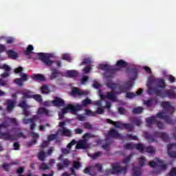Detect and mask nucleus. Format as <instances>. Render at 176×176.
Masks as SVG:
<instances>
[{
    "label": "nucleus",
    "mask_w": 176,
    "mask_h": 176,
    "mask_svg": "<svg viewBox=\"0 0 176 176\" xmlns=\"http://www.w3.org/2000/svg\"><path fill=\"white\" fill-rule=\"evenodd\" d=\"M66 75L68 78H75V76H78V72L75 70H68L66 72Z\"/></svg>",
    "instance_id": "obj_34"
},
{
    "label": "nucleus",
    "mask_w": 176,
    "mask_h": 176,
    "mask_svg": "<svg viewBox=\"0 0 176 176\" xmlns=\"http://www.w3.org/2000/svg\"><path fill=\"white\" fill-rule=\"evenodd\" d=\"M117 89H118L119 91H116V94H122V93H126L125 87L120 84H117Z\"/></svg>",
    "instance_id": "obj_37"
},
{
    "label": "nucleus",
    "mask_w": 176,
    "mask_h": 176,
    "mask_svg": "<svg viewBox=\"0 0 176 176\" xmlns=\"http://www.w3.org/2000/svg\"><path fill=\"white\" fill-rule=\"evenodd\" d=\"M124 148L126 150H133V149H137L138 151H142V144L141 143H137L132 144L131 143H126L124 146Z\"/></svg>",
    "instance_id": "obj_12"
},
{
    "label": "nucleus",
    "mask_w": 176,
    "mask_h": 176,
    "mask_svg": "<svg viewBox=\"0 0 176 176\" xmlns=\"http://www.w3.org/2000/svg\"><path fill=\"white\" fill-rule=\"evenodd\" d=\"M38 141L36 140V139H34V140H32V141H30V142H26V146L28 147V148H30V146H32V145H35V144H36V142H37Z\"/></svg>",
    "instance_id": "obj_53"
},
{
    "label": "nucleus",
    "mask_w": 176,
    "mask_h": 176,
    "mask_svg": "<svg viewBox=\"0 0 176 176\" xmlns=\"http://www.w3.org/2000/svg\"><path fill=\"white\" fill-rule=\"evenodd\" d=\"M142 150H139V152H140V153H144V152L151 153V155H153V153H155V148H153V146H144V144H142Z\"/></svg>",
    "instance_id": "obj_20"
},
{
    "label": "nucleus",
    "mask_w": 176,
    "mask_h": 176,
    "mask_svg": "<svg viewBox=\"0 0 176 176\" xmlns=\"http://www.w3.org/2000/svg\"><path fill=\"white\" fill-rule=\"evenodd\" d=\"M126 98H134V97H137V94L133 92H126Z\"/></svg>",
    "instance_id": "obj_57"
},
{
    "label": "nucleus",
    "mask_w": 176,
    "mask_h": 176,
    "mask_svg": "<svg viewBox=\"0 0 176 176\" xmlns=\"http://www.w3.org/2000/svg\"><path fill=\"white\" fill-rule=\"evenodd\" d=\"M6 105L7 107L8 112H12V111L14 109V107L16 106V102L11 99H8L6 100Z\"/></svg>",
    "instance_id": "obj_16"
},
{
    "label": "nucleus",
    "mask_w": 176,
    "mask_h": 176,
    "mask_svg": "<svg viewBox=\"0 0 176 176\" xmlns=\"http://www.w3.org/2000/svg\"><path fill=\"white\" fill-rule=\"evenodd\" d=\"M126 140H133L134 141H137L138 140V137L130 134H127L126 135Z\"/></svg>",
    "instance_id": "obj_52"
},
{
    "label": "nucleus",
    "mask_w": 176,
    "mask_h": 176,
    "mask_svg": "<svg viewBox=\"0 0 176 176\" xmlns=\"http://www.w3.org/2000/svg\"><path fill=\"white\" fill-rule=\"evenodd\" d=\"M85 113L87 115V116H96V113L94 111H91V110L86 109Z\"/></svg>",
    "instance_id": "obj_61"
},
{
    "label": "nucleus",
    "mask_w": 176,
    "mask_h": 176,
    "mask_svg": "<svg viewBox=\"0 0 176 176\" xmlns=\"http://www.w3.org/2000/svg\"><path fill=\"white\" fill-rule=\"evenodd\" d=\"M153 101H155V99L151 98L149 100H145L144 102V105H146L148 108L152 107V104L153 103Z\"/></svg>",
    "instance_id": "obj_45"
},
{
    "label": "nucleus",
    "mask_w": 176,
    "mask_h": 176,
    "mask_svg": "<svg viewBox=\"0 0 176 176\" xmlns=\"http://www.w3.org/2000/svg\"><path fill=\"white\" fill-rule=\"evenodd\" d=\"M33 50H34V46H32V45H29L27 47L26 50L24 51L23 53L25 56H28L31 54V53H32Z\"/></svg>",
    "instance_id": "obj_40"
},
{
    "label": "nucleus",
    "mask_w": 176,
    "mask_h": 176,
    "mask_svg": "<svg viewBox=\"0 0 176 176\" xmlns=\"http://www.w3.org/2000/svg\"><path fill=\"white\" fill-rule=\"evenodd\" d=\"M142 171L140 167L133 166L132 168V176H141Z\"/></svg>",
    "instance_id": "obj_26"
},
{
    "label": "nucleus",
    "mask_w": 176,
    "mask_h": 176,
    "mask_svg": "<svg viewBox=\"0 0 176 176\" xmlns=\"http://www.w3.org/2000/svg\"><path fill=\"white\" fill-rule=\"evenodd\" d=\"M168 80L170 82V83H174L176 82V79L175 77L173 76V75L169 74L168 76Z\"/></svg>",
    "instance_id": "obj_63"
},
{
    "label": "nucleus",
    "mask_w": 176,
    "mask_h": 176,
    "mask_svg": "<svg viewBox=\"0 0 176 176\" xmlns=\"http://www.w3.org/2000/svg\"><path fill=\"white\" fill-rule=\"evenodd\" d=\"M62 59L65 60L66 61H71V56L69 54H65L62 56Z\"/></svg>",
    "instance_id": "obj_59"
},
{
    "label": "nucleus",
    "mask_w": 176,
    "mask_h": 176,
    "mask_svg": "<svg viewBox=\"0 0 176 176\" xmlns=\"http://www.w3.org/2000/svg\"><path fill=\"white\" fill-rule=\"evenodd\" d=\"M10 124L4 122L0 124V135L3 137L6 141H17L19 138H27V136L23 132H16L14 135L10 134L9 126Z\"/></svg>",
    "instance_id": "obj_2"
},
{
    "label": "nucleus",
    "mask_w": 176,
    "mask_h": 176,
    "mask_svg": "<svg viewBox=\"0 0 176 176\" xmlns=\"http://www.w3.org/2000/svg\"><path fill=\"white\" fill-rule=\"evenodd\" d=\"M94 168H97L99 173H101L102 171V165H101V164H96L94 166Z\"/></svg>",
    "instance_id": "obj_62"
},
{
    "label": "nucleus",
    "mask_w": 176,
    "mask_h": 176,
    "mask_svg": "<svg viewBox=\"0 0 176 176\" xmlns=\"http://www.w3.org/2000/svg\"><path fill=\"white\" fill-rule=\"evenodd\" d=\"M58 131L56 132V134H51L48 135L47 140L48 142H50L52 141H54V140H56V142H60V140L57 139V137H58Z\"/></svg>",
    "instance_id": "obj_30"
},
{
    "label": "nucleus",
    "mask_w": 176,
    "mask_h": 176,
    "mask_svg": "<svg viewBox=\"0 0 176 176\" xmlns=\"http://www.w3.org/2000/svg\"><path fill=\"white\" fill-rule=\"evenodd\" d=\"M87 94L81 91L78 87H74L72 90V96H86Z\"/></svg>",
    "instance_id": "obj_23"
},
{
    "label": "nucleus",
    "mask_w": 176,
    "mask_h": 176,
    "mask_svg": "<svg viewBox=\"0 0 176 176\" xmlns=\"http://www.w3.org/2000/svg\"><path fill=\"white\" fill-rule=\"evenodd\" d=\"M127 168H129L128 165L121 166L119 164L116 163L112 164V170L107 169L106 173H110L111 174H126L127 173Z\"/></svg>",
    "instance_id": "obj_5"
},
{
    "label": "nucleus",
    "mask_w": 176,
    "mask_h": 176,
    "mask_svg": "<svg viewBox=\"0 0 176 176\" xmlns=\"http://www.w3.org/2000/svg\"><path fill=\"white\" fill-rule=\"evenodd\" d=\"M23 71H24V69L21 67H19L14 69V72L15 74H20L21 80L27 82V80H28V75L25 73H23Z\"/></svg>",
    "instance_id": "obj_13"
},
{
    "label": "nucleus",
    "mask_w": 176,
    "mask_h": 176,
    "mask_svg": "<svg viewBox=\"0 0 176 176\" xmlns=\"http://www.w3.org/2000/svg\"><path fill=\"white\" fill-rule=\"evenodd\" d=\"M150 167L155 168L159 167L161 168V170H166L167 169V165L164 164L163 163V161L160 160L159 158L156 159V162L151 161L149 162Z\"/></svg>",
    "instance_id": "obj_11"
},
{
    "label": "nucleus",
    "mask_w": 176,
    "mask_h": 176,
    "mask_svg": "<svg viewBox=\"0 0 176 176\" xmlns=\"http://www.w3.org/2000/svg\"><path fill=\"white\" fill-rule=\"evenodd\" d=\"M116 66L118 68V71H120V68H126L127 66V63L124 61L123 59H120L117 61Z\"/></svg>",
    "instance_id": "obj_25"
},
{
    "label": "nucleus",
    "mask_w": 176,
    "mask_h": 176,
    "mask_svg": "<svg viewBox=\"0 0 176 176\" xmlns=\"http://www.w3.org/2000/svg\"><path fill=\"white\" fill-rule=\"evenodd\" d=\"M14 83L18 85V86H23V80L21 78H16L14 80Z\"/></svg>",
    "instance_id": "obj_60"
},
{
    "label": "nucleus",
    "mask_w": 176,
    "mask_h": 176,
    "mask_svg": "<svg viewBox=\"0 0 176 176\" xmlns=\"http://www.w3.org/2000/svg\"><path fill=\"white\" fill-rule=\"evenodd\" d=\"M37 115H49V110L45 107H40L37 111Z\"/></svg>",
    "instance_id": "obj_35"
},
{
    "label": "nucleus",
    "mask_w": 176,
    "mask_h": 176,
    "mask_svg": "<svg viewBox=\"0 0 176 176\" xmlns=\"http://www.w3.org/2000/svg\"><path fill=\"white\" fill-rule=\"evenodd\" d=\"M53 105L54 107H63L64 105V100L58 97H55L54 100H52Z\"/></svg>",
    "instance_id": "obj_24"
},
{
    "label": "nucleus",
    "mask_w": 176,
    "mask_h": 176,
    "mask_svg": "<svg viewBox=\"0 0 176 176\" xmlns=\"http://www.w3.org/2000/svg\"><path fill=\"white\" fill-rule=\"evenodd\" d=\"M35 120L34 118H23V124H29V123H34Z\"/></svg>",
    "instance_id": "obj_49"
},
{
    "label": "nucleus",
    "mask_w": 176,
    "mask_h": 176,
    "mask_svg": "<svg viewBox=\"0 0 176 176\" xmlns=\"http://www.w3.org/2000/svg\"><path fill=\"white\" fill-rule=\"evenodd\" d=\"M58 132L61 133V135L65 137H72V132L71 130L67 129V127H63V129H58Z\"/></svg>",
    "instance_id": "obj_22"
},
{
    "label": "nucleus",
    "mask_w": 176,
    "mask_h": 176,
    "mask_svg": "<svg viewBox=\"0 0 176 176\" xmlns=\"http://www.w3.org/2000/svg\"><path fill=\"white\" fill-rule=\"evenodd\" d=\"M33 80H36V82H44V80H46V78H45V76L43 74H37L32 76Z\"/></svg>",
    "instance_id": "obj_29"
},
{
    "label": "nucleus",
    "mask_w": 176,
    "mask_h": 176,
    "mask_svg": "<svg viewBox=\"0 0 176 176\" xmlns=\"http://www.w3.org/2000/svg\"><path fill=\"white\" fill-rule=\"evenodd\" d=\"M108 135L111 137V138H122L120 133L114 129H111L109 131Z\"/></svg>",
    "instance_id": "obj_21"
},
{
    "label": "nucleus",
    "mask_w": 176,
    "mask_h": 176,
    "mask_svg": "<svg viewBox=\"0 0 176 176\" xmlns=\"http://www.w3.org/2000/svg\"><path fill=\"white\" fill-rule=\"evenodd\" d=\"M37 56L38 57V60H41V61H42V63H43L47 67H52V65L54 64V60H50V57H52V54H50L40 52L37 54Z\"/></svg>",
    "instance_id": "obj_8"
},
{
    "label": "nucleus",
    "mask_w": 176,
    "mask_h": 176,
    "mask_svg": "<svg viewBox=\"0 0 176 176\" xmlns=\"http://www.w3.org/2000/svg\"><path fill=\"white\" fill-rule=\"evenodd\" d=\"M128 75L131 80H135L138 76V69L132 68L129 71Z\"/></svg>",
    "instance_id": "obj_17"
},
{
    "label": "nucleus",
    "mask_w": 176,
    "mask_h": 176,
    "mask_svg": "<svg viewBox=\"0 0 176 176\" xmlns=\"http://www.w3.org/2000/svg\"><path fill=\"white\" fill-rule=\"evenodd\" d=\"M80 167H82V164H80V162L78 161L73 162V168L78 170V168H80Z\"/></svg>",
    "instance_id": "obj_50"
},
{
    "label": "nucleus",
    "mask_w": 176,
    "mask_h": 176,
    "mask_svg": "<svg viewBox=\"0 0 176 176\" xmlns=\"http://www.w3.org/2000/svg\"><path fill=\"white\" fill-rule=\"evenodd\" d=\"M50 168L49 167V165L46 164V163L43 162L41 164L40 166H39V170H50Z\"/></svg>",
    "instance_id": "obj_48"
},
{
    "label": "nucleus",
    "mask_w": 176,
    "mask_h": 176,
    "mask_svg": "<svg viewBox=\"0 0 176 176\" xmlns=\"http://www.w3.org/2000/svg\"><path fill=\"white\" fill-rule=\"evenodd\" d=\"M34 95H32V92L30 90H25L23 92V96L22 100H24L25 98H32Z\"/></svg>",
    "instance_id": "obj_31"
},
{
    "label": "nucleus",
    "mask_w": 176,
    "mask_h": 176,
    "mask_svg": "<svg viewBox=\"0 0 176 176\" xmlns=\"http://www.w3.org/2000/svg\"><path fill=\"white\" fill-rule=\"evenodd\" d=\"M7 54L10 58H17V53L12 50H9L7 51Z\"/></svg>",
    "instance_id": "obj_36"
},
{
    "label": "nucleus",
    "mask_w": 176,
    "mask_h": 176,
    "mask_svg": "<svg viewBox=\"0 0 176 176\" xmlns=\"http://www.w3.org/2000/svg\"><path fill=\"white\" fill-rule=\"evenodd\" d=\"M84 174H88L91 176H97V173L91 172V166H88L85 168L83 170Z\"/></svg>",
    "instance_id": "obj_32"
},
{
    "label": "nucleus",
    "mask_w": 176,
    "mask_h": 176,
    "mask_svg": "<svg viewBox=\"0 0 176 176\" xmlns=\"http://www.w3.org/2000/svg\"><path fill=\"white\" fill-rule=\"evenodd\" d=\"M96 135L93 133H86L83 135L82 139L78 140L76 145V149H89L90 144L88 143L90 138H94Z\"/></svg>",
    "instance_id": "obj_3"
},
{
    "label": "nucleus",
    "mask_w": 176,
    "mask_h": 176,
    "mask_svg": "<svg viewBox=\"0 0 176 176\" xmlns=\"http://www.w3.org/2000/svg\"><path fill=\"white\" fill-rule=\"evenodd\" d=\"M155 137H158L159 138H161L162 141H168L170 138L168 137V134L166 132L160 133L159 131L154 132Z\"/></svg>",
    "instance_id": "obj_18"
},
{
    "label": "nucleus",
    "mask_w": 176,
    "mask_h": 176,
    "mask_svg": "<svg viewBox=\"0 0 176 176\" xmlns=\"http://www.w3.org/2000/svg\"><path fill=\"white\" fill-rule=\"evenodd\" d=\"M146 162V158H145V157L144 156L140 157V158L139 159V166H140L141 167H144V166H145Z\"/></svg>",
    "instance_id": "obj_42"
},
{
    "label": "nucleus",
    "mask_w": 176,
    "mask_h": 176,
    "mask_svg": "<svg viewBox=\"0 0 176 176\" xmlns=\"http://www.w3.org/2000/svg\"><path fill=\"white\" fill-rule=\"evenodd\" d=\"M82 104L83 107H87V105H90V104H91V100L89 98H86L82 100Z\"/></svg>",
    "instance_id": "obj_54"
},
{
    "label": "nucleus",
    "mask_w": 176,
    "mask_h": 176,
    "mask_svg": "<svg viewBox=\"0 0 176 176\" xmlns=\"http://www.w3.org/2000/svg\"><path fill=\"white\" fill-rule=\"evenodd\" d=\"M153 83H155V78H153V76H150L147 81V93L149 96H152V94L156 96V91L160 89L157 87H152V85H153Z\"/></svg>",
    "instance_id": "obj_10"
},
{
    "label": "nucleus",
    "mask_w": 176,
    "mask_h": 176,
    "mask_svg": "<svg viewBox=\"0 0 176 176\" xmlns=\"http://www.w3.org/2000/svg\"><path fill=\"white\" fill-rule=\"evenodd\" d=\"M131 157H133V154H131L127 157H126L124 160L122 161V163H124V164H127L128 163H130V161L131 160Z\"/></svg>",
    "instance_id": "obj_51"
},
{
    "label": "nucleus",
    "mask_w": 176,
    "mask_h": 176,
    "mask_svg": "<svg viewBox=\"0 0 176 176\" xmlns=\"http://www.w3.org/2000/svg\"><path fill=\"white\" fill-rule=\"evenodd\" d=\"M100 97L101 100H105V98H107V100H111V101H116V96H115L113 91L107 92V95L100 94Z\"/></svg>",
    "instance_id": "obj_14"
},
{
    "label": "nucleus",
    "mask_w": 176,
    "mask_h": 176,
    "mask_svg": "<svg viewBox=\"0 0 176 176\" xmlns=\"http://www.w3.org/2000/svg\"><path fill=\"white\" fill-rule=\"evenodd\" d=\"M45 157H46V153L43 150L40 151L38 153V160H41V162H45Z\"/></svg>",
    "instance_id": "obj_39"
},
{
    "label": "nucleus",
    "mask_w": 176,
    "mask_h": 176,
    "mask_svg": "<svg viewBox=\"0 0 176 176\" xmlns=\"http://www.w3.org/2000/svg\"><path fill=\"white\" fill-rule=\"evenodd\" d=\"M51 75L50 76V79L51 80H53L54 79H56V78H58L59 75H61V72L58 71L57 68L51 67Z\"/></svg>",
    "instance_id": "obj_19"
},
{
    "label": "nucleus",
    "mask_w": 176,
    "mask_h": 176,
    "mask_svg": "<svg viewBox=\"0 0 176 176\" xmlns=\"http://www.w3.org/2000/svg\"><path fill=\"white\" fill-rule=\"evenodd\" d=\"M0 69H4L6 72H10V69H12L8 65H3L0 66Z\"/></svg>",
    "instance_id": "obj_55"
},
{
    "label": "nucleus",
    "mask_w": 176,
    "mask_h": 176,
    "mask_svg": "<svg viewBox=\"0 0 176 176\" xmlns=\"http://www.w3.org/2000/svg\"><path fill=\"white\" fill-rule=\"evenodd\" d=\"M171 149H176V143L168 144V155L173 159L176 158V151H171Z\"/></svg>",
    "instance_id": "obj_15"
},
{
    "label": "nucleus",
    "mask_w": 176,
    "mask_h": 176,
    "mask_svg": "<svg viewBox=\"0 0 176 176\" xmlns=\"http://www.w3.org/2000/svg\"><path fill=\"white\" fill-rule=\"evenodd\" d=\"M82 109V105L77 104V105H73L71 104H67V106L63 109H62V112L65 115V113H68V112H71L74 115L78 112V111H81Z\"/></svg>",
    "instance_id": "obj_9"
},
{
    "label": "nucleus",
    "mask_w": 176,
    "mask_h": 176,
    "mask_svg": "<svg viewBox=\"0 0 176 176\" xmlns=\"http://www.w3.org/2000/svg\"><path fill=\"white\" fill-rule=\"evenodd\" d=\"M106 86L109 89H111L112 91H113V90H116V89H118V84L111 82V81L106 82Z\"/></svg>",
    "instance_id": "obj_33"
},
{
    "label": "nucleus",
    "mask_w": 176,
    "mask_h": 176,
    "mask_svg": "<svg viewBox=\"0 0 176 176\" xmlns=\"http://www.w3.org/2000/svg\"><path fill=\"white\" fill-rule=\"evenodd\" d=\"M18 107H20L23 109L28 108V106L27 105V102L25 100H21V102H19Z\"/></svg>",
    "instance_id": "obj_43"
},
{
    "label": "nucleus",
    "mask_w": 176,
    "mask_h": 176,
    "mask_svg": "<svg viewBox=\"0 0 176 176\" xmlns=\"http://www.w3.org/2000/svg\"><path fill=\"white\" fill-rule=\"evenodd\" d=\"M142 111H144V108H142L141 107H138L133 109L132 112L134 114H138V113H141V112H142Z\"/></svg>",
    "instance_id": "obj_44"
},
{
    "label": "nucleus",
    "mask_w": 176,
    "mask_h": 176,
    "mask_svg": "<svg viewBox=\"0 0 176 176\" xmlns=\"http://www.w3.org/2000/svg\"><path fill=\"white\" fill-rule=\"evenodd\" d=\"M83 127L87 130H91V129H93V125L89 122H85L83 124Z\"/></svg>",
    "instance_id": "obj_58"
},
{
    "label": "nucleus",
    "mask_w": 176,
    "mask_h": 176,
    "mask_svg": "<svg viewBox=\"0 0 176 176\" xmlns=\"http://www.w3.org/2000/svg\"><path fill=\"white\" fill-rule=\"evenodd\" d=\"M155 92V96L161 97L162 98H166V97H168V98H176V93L173 89L164 91L160 89V90L157 89Z\"/></svg>",
    "instance_id": "obj_7"
},
{
    "label": "nucleus",
    "mask_w": 176,
    "mask_h": 176,
    "mask_svg": "<svg viewBox=\"0 0 176 176\" xmlns=\"http://www.w3.org/2000/svg\"><path fill=\"white\" fill-rule=\"evenodd\" d=\"M133 86L132 81H127L124 83L125 91H129L130 89Z\"/></svg>",
    "instance_id": "obj_41"
},
{
    "label": "nucleus",
    "mask_w": 176,
    "mask_h": 176,
    "mask_svg": "<svg viewBox=\"0 0 176 176\" xmlns=\"http://www.w3.org/2000/svg\"><path fill=\"white\" fill-rule=\"evenodd\" d=\"M144 137L148 142H155V135H152L148 132H144Z\"/></svg>",
    "instance_id": "obj_27"
},
{
    "label": "nucleus",
    "mask_w": 176,
    "mask_h": 176,
    "mask_svg": "<svg viewBox=\"0 0 176 176\" xmlns=\"http://www.w3.org/2000/svg\"><path fill=\"white\" fill-rule=\"evenodd\" d=\"M34 100H35V101H36L37 102H42L43 99H42V96L39 95V94H36V95H33V98Z\"/></svg>",
    "instance_id": "obj_47"
},
{
    "label": "nucleus",
    "mask_w": 176,
    "mask_h": 176,
    "mask_svg": "<svg viewBox=\"0 0 176 176\" xmlns=\"http://www.w3.org/2000/svg\"><path fill=\"white\" fill-rule=\"evenodd\" d=\"M19 164L18 162H13L12 164L5 163L2 165V167L5 171H7L8 173H9L10 171V169L9 168V167H11V166H13V164Z\"/></svg>",
    "instance_id": "obj_38"
},
{
    "label": "nucleus",
    "mask_w": 176,
    "mask_h": 176,
    "mask_svg": "<svg viewBox=\"0 0 176 176\" xmlns=\"http://www.w3.org/2000/svg\"><path fill=\"white\" fill-rule=\"evenodd\" d=\"M104 107H98L97 110L96 111H94L95 116L96 115H102V113H104Z\"/></svg>",
    "instance_id": "obj_46"
},
{
    "label": "nucleus",
    "mask_w": 176,
    "mask_h": 176,
    "mask_svg": "<svg viewBox=\"0 0 176 176\" xmlns=\"http://www.w3.org/2000/svg\"><path fill=\"white\" fill-rule=\"evenodd\" d=\"M99 69L106 71L104 74L106 78H113L115 76V74L119 71V68H111V67L107 64L100 65Z\"/></svg>",
    "instance_id": "obj_6"
},
{
    "label": "nucleus",
    "mask_w": 176,
    "mask_h": 176,
    "mask_svg": "<svg viewBox=\"0 0 176 176\" xmlns=\"http://www.w3.org/2000/svg\"><path fill=\"white\" fill-rule=\"evenodd\" d=\"M161 106L164 109V111L158 112L155 116L148 117L146 119V126L147 127H152L155 123H156V118H159V119H163L167 124H174L175 121L173 120L170 116H164L166 113L169 115H173L174 112H175V109L171 106L170 102H162Z\"/></svg>",
    "instance_id": "obj_1"
},
{
    "label": "nucleus",
    "mask_w": 176,
    "mask_h": 176,
    "mask_svg": "<svg viewBox=\"0 0 176 176\" xmlns=\"http://www.w3.org/2000/svg\"><path fill=\"white\" fill-rule=\"evenodd\" d=\"M41 93H43V94H47L49 93V87H47V85H43L41 87Z\"/></svg>",
    "instance_id": "obj_56"
},
{
    "label": "nucleus",
    "mask_w": 176,
    "mask_h": 176,
    "mask_svg": "<svg viewBox=\"0 0 176 176\" xmlns=\"http://www.w3.org/2000/svg\"><path fill=\"white\" fill-rule=\"evenodd\" d=\"M107 123H109V124H113L116 129H121L122 130L124 129L129 132L134 131V125L130 123H120L119 122L113 121L109 118L107 119Z\"/></svg>",
    "instance_id": "obj_4"
},
{
    "label": "nucleus",
    "mask_w": 176,
    "mask_h": 176,
    "mask_svg": "<svg viewBox=\"0 0 176 176\" xmlns=\"http://www.w3.org/2000/svg\"><path fill=\"white\" fill-rule=\"evenodd\" d=\"M157 89H160L161 90H164L166 89V82H164V79L159 78L157 80Z\"/></svg>",
    "instance_id": "obj_28"
},
{
    "label": "nucleus",
    "mask_w": 176,
    "mask_h": 176,
    "mask_svg": "<svg viewBox=\"0 0 176 176\" xmlns=\"http://www.w3.org/2000/svg\"><path fill=\"white\" fill-rule=\"evenodd\" d=\"M168 176H176V168H173Z\"/></svg>",
    "instance_id": "obj_64"
}]
</instances>
